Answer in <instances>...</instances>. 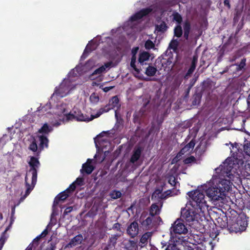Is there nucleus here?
<instances>
[{
  "label": "nucleus",
  "instance_id": "nucleus-1",
  "mask_svg": "<svg viewBox=\"0 0 250 250\" xmlns=\"http://www.w3.org/2000/svg\"><path fill=\"white\" fill-rule=\"evenodd\" d=\"M231 184L229 180L221 179L215 187L206 188L205 192L208 198V201H220L221 203H224L223 201L226 197V192L229 190Z\"/></svg>",
  "mask_w": 250,
  "mask_h": 250
},
{
  "label": "nucleus",
  "instance_id": "nucleus-2",
  "mask_svg": "<svg viewBox=\"0 0 250 250\" xmlns=\"http://www.w3.org/2000/svg\"><path fill=\"white\" fill-rule=\"evenodd\" d=\"M181 209V218L187 222L194 221L200 213L203 214L208 210V206L207 204H189Z\"/></svg>",
  "mask_w": 250,
  "mask_h": 250
},
{
  "label": "nucleus",
  "instance_id": "nucleus-3",
  "mask_svg": "<svg viewBox=\"0 0 250 250\" xmlns=\"http://www.w3.org/2000/svg\"><path fill=\"white\" fill-rule=\"evenodd\" d=\"M30 167L29 172H31L32 174V181L31 184H30L28 182L27 175L25 177V183L26 187L25 194L28 195L30 192L34 188L37 181V169L40 166V163L38 158L35 157L31 156L30 157V161L28 162Z\"/></svg>",
  "mask_w": 250,
  "mask_h": 250
},
{
  "label": "nucleus",
  "instance_id": "nucleus-4",
  "mask_svg": "<svg viewBox=\"0 0 250 250\" xmlns=\"http://www.w3.org/2000/svg\"><path fill=\"white\" fill-rule=\"evenodd\" d=\"M146 215V213H142L140 218V222L143 229L148 230L155 229L162 222V219L159 216L150 215L145 218Z\"/></svg>",
  "mask_w": 250,
  "mask_h": 250
},
{
  "label": "nucleus",
  "instance_id": "nucleus-5",
  "mask_svg": "<svg viewBox=\"0 0 250 250\" xmlns=\"http://www.w3.org/2000/svg\"><path fill=\"white\" fill-rule=\"evenodd\" d=\"M191 29L190 22L188 20H186L183 23V31L181 25L177 24L175 26L174 28V36L179 38L182 36L183 33L185 39L188 40Z\"/></svg>",
  "mask_w": 250,
  "mask_h": 250
},
{
  "label": "nucleus",
  "instance_id": "nucleus-6",
  "mask_svg": "<svg viewBox=\"0 0 250 250\" xmlns=\"http://www.w3.org/2000/svg\"><path fill=\"white\" fill-rule=\"evenodd\" d=\"M247 226L246 221L240 217L233 218L229 222V229L230 232H238L244 230Z\"/></svg>",
  "mask_w": 250,
  "mask_h": 250
},
{
  "label": "nucleus",
  "instance_id": "nucleus-7",
  "mask_svg": "<svg viewBox=\"0 0 250 250\" xmlns=\"http://www.w3.org/2000/svg\"><path fill=\"white\" fill-rule=\"evenodd\" d=\"M75 191V187L72 185H69L64 191L59 193L55 198L53 203H59L64 202L68 197L71 196Z\"/></svg>",
  "mask_w": 250,
  "mask_h": 250
},
{
  "label": "nucleus",
  "instance_id": "nucleus-8",
  "mask_svg": "<svg viewBox=\"0 0 250 250\" xmlns=\"http://www.w3.org/2000/svg\"><path fill=\"white\" fill-rule=\"evenodd\" d=\"M66 119L67 121L76 120L77 121L87 122V115H84L79 109L74 108L71 112L66 115Z\"/></svg>",
  "mask_w": 250,
  "mask_h": 250
},
{
  "label": "nucleus",
  "instance_id": "nucleus-9",
  "mask_svg": "<svg viewBox=\"0 0 250 250\" xmlns=\"http://www.w3.org/2000/svg\"><path fill=\"white\" fill-rule=\"evenodd\" d=\"M69 83L67 81L62 82L58 87H56L53 95L62 98L66 96L69 90Z\"/></svg>",
  "mask_w": 250,
  "mask_h": 250
},
{
  "label": "nucleus",
  "instance_id": "nucleus-10",
  "mask_svg": "<svg viewBox=\"0 0 250 250\" xmlns=\"http://www.w3.org/2000/svg\"><path fill=\"white\" fill-rule=\"evenodd\" d=\"M188 195L196 203H207V201L205 199L204 193L201 192L200 190L196 189L189 191L188 193Z\"/></svg>",
  "mask_w": 250,
  "mask_h": 250
},
{
  "label": "nucleus",
  "instance_id": "nucleus-11",
  "mask_svg": "<svg viewBox=\"0 0 250 250\" xmlns=\"http://www.w3.org/2000/svg\"><path fill=\"white\" fill-rule=\"evenodd\" d=\"M152 11V8L151 7L143 8L131 16L129 18V21L131 22L137 21L148 15Z\"/></svg>",
  "mask_w": 250,
  "mask_h": 250
},
{
  "label": "nucleus",
  "instance_id": "nucleus-12",
  "mask_svg": "<svg viewBox=\"0 0 250 250\" xmlns=\"http://www.w3.org/2000/svg\"><path fill=\"white\" fill-rule=\"evenodd\" d=\"M172 231L175 233L185 234L188 232V229L180 220H177L171 228V232Z\"/></svg>",
  "mask_w": 250,
  "mask_h": 250
},
{
  "label": "nucleus",
  "instance_id": "nucleus-13",
  "mask_svg": "<svg viewBox=\"0 0 250 250\" xmlns=\"http://www.w3.org/2000/svg\"><path fill=\"white\" fill-rule=\"evenodd\" d=\"M228 160H229L228 159H226V162L224 163V165L221 166L220 167L221 168V173L224 176H226L229 179H231V177L233 176L232 173V170L233 169L232 165L234 163H228Z\"/></svg>",
  "mask_w": 250,
  "mask_h": 250
},
{
  "label": "nucleus",
  "instance_id": "nucleus-14",
  "mask_svg": "<svg viewBox=\"0 0 250 250\" xmlns=\"http://www.w3.org/2000/svg\"><path fill=\"white\" fill-rule=\"evenodd\" d=\"M171 193L170 190H167L163 193L162 190L156 189L152 195V199L157 198L159 202H161L162 200L165 199L170 196Z\"/></svg>",
  "mask_w": 250,
  "mask_h": 250
},
{
  "label": "nucleus",
  "instance_id": "nucleus-15",
  "mask_svg": "<svg viewBox=\"0 0 250 250\" xmlns=\"http://www.w3.org/2000/svg\"><path fill=\"white\" fill-rule=\"evenodd\" d=\"M127 233L131 237L137 236L139 233L138 224L136 222H132L127 229Z\"/></svg>",
  "mask_w": 250,
  "mask_h": 250
},
{
  "label": "nucleus",
  "instance_id": "nucleus-16",
  "mask_svg": "<svg viewBox=\"0 0 250 250\" xmlns=\"http://www.w3.org/2000/svg\"><path fill=\"white\" fill-rule=\"evenodd\" d=\"M142 151V147L140 146H135L131 156L130 162L132 164L136 162L140 159Z\"/></svg>",
  "mask_w": 250,
  "mask_h": 250
},
{
  "label": "nucleus",
  "instance_id": "nucleus-17",
  "mask_svg": "<svg viewBox=\"0 0 250 250\" xmlns=\"http://www.w3.org/2000/svg\"><path fill=\"white\" fill-rule=\"evenodd\" d=\"M92 160L88 159L85 163L83 164L82 168L81 169L82 173H85L87 174H91L94 169V167L91 165Z\"/></svg>",
  "mask_w": 250,
  "mask_h": 250
},
{
  "label": "nucleus",
  "instance_id": "nucleus-18",
  "mask_svg": "<svg viewBox=\"0 0 250 250\" xmlns=\"http://www.w3.org/2000/svg\"><path fill=\"white\" fill-rule=\"evenodd\" d=\"M245 169L246 170V173H244V178L242 180V183H244V184H247L250 185V173L248 171L250 172V160L246 161L245 165H244Z\"/></svg>",
  "mask_w": 250,
  "mask_h": 250
},
{
  "label": "nucleus",
  "instance_id": "nucleus-19",
  "mask_svg": "<svg viewBox=\"0 0 250 250\" xmlns=\"http://www.w3.org/2000/svg\"><path fill=\"white\" fill-rule=\"evenodd\" d=\"M197 62L198 57L196 56H194L192 58L190 66L184 76L185 79H188L194 71Z\"/></svg>",
  "mask_w": 250,
  "mask_h": 250
},
{
  "label": "nucleus",
  "instance_id": "nucleus-20",
  "mask_svg": "<svg viewBox=\"0 0 250 250\" xmlns=\"http://www.w3.org/2000/svg\"><path fill=\"white\" fill-rule=\"evenodd\" d=\"M109 110H110L109 106L105 105L104 107L101 108L95 115H91L90 117H88L87 116V120H86L87 122H89L90 121H92L94 119L100 117L102 114L108 112Z\"/></svg>",
  "mask_w": 250,
  "mask_h": 250
},
{
  "label": "nucleus",
  "instance_id": "nucleus-21",
  "mask_svg": "<svg viewBox=\"0 0 250 250\" xmlns=\"http://www.w3.org/2000/svg\"><path fill=\"white\" fill-rule=\"evenodd\" d=\"M195 145V141L194 139L191 140L189 143L186 145L184 147H183L178 154L181 156L184 155L186 153L189 151L190 150H192Z\"/></svg>",
  "mask_w": 250,
  "mask_h": 250
},
{
  "label": "nucleus",
  "instance_id": "nucleus-22",
  "mask_svg": "<svg viewBox=\"0 0 250 250\" xmlns=\"http://www.w3.org/2000/svg\"><path fill=\"white\" fill-rule=\"evenodd\" d=\"M83 240L82 235L79 234L72 238L70 242L67 245L66 247L72 248L75 246L80 244Z\"/></svg>",
  "mask_w": 250,
  "mask_h": 250
},
{
  "label": "nucleus",
  "instance_id": "nucleus-23",
  "mask_svg": "<svg viewBox=\"0 0 250 250\" xmlns=\"http://www.w3.org/2000/svg\"><path fill=\"white\" fill-rule=\"evenodd\" d=\"M38 137L40 141L39 149L40 151L43 150L44 147L47 148L49 142L47 137L43 135H39Z\"/></svg>",
  "mask_w": 250,
  "mask_h": 250
},
{
  "label": "nucleus",
  "instance_id": "nucleus-24",
  "mask_svg": "<svg viewBox=\"0 0 250 250\" xmlns=\"http://www.w3.org/2000/svg\"><path fill=\"white\" fill-rule=\"evenodd\" d=\"M217 223L218 226L222 229L229 228V223L226 215L218 217L217 219Z\"/></svg>",
  "mask_w": 250,
  "mask_h": 250
},
{
  "label": "nucleus",
  "instance_id": "nucleus-25",
  "mask_svg": "<svg viewBox=\"0 0 250 250\" xmlns=\"http://www.w3.org/2000/svg\"><path fill=\"white\" fill-rule=\"evenodd\" d=\"M152 235V232H147L144 233L142 236L140 240V243L141 244V246L143 247L146 245L148 243V241L150 240Z\"/></svg>",
  "mask_w": 250,
  "mask_h": 250
},
{
  "label": "nucleus",
  "instance_id": "nucleus-26",
  "mask_svg": "<svg viewBox=\"0 0 250 250\" xmlns=\"http://www.w3.org/2000/svg\"><path fill=\"white\" fill-rule=\"evenodd\" d=\"M202 95L203 93L202 91L199 92H196L194 93L192 98V105L196 106L200 104Z\"/></svg>",
  "mask_w": 250,
  "mask_h": 250
},
{
  "label": "nucleus",
  "instance_id": "nucleus-27",
  "mask_svg": "<svg viewBox=\"0 0 250 250\" xmlns=\"http://www.w3.org/2000/svg\"><path fill=\"white\" fill-rule=\"evenodd\" d=\"M212 82L209 80L204 81L202 83V93L204 91H207L209 94L210 91L212 88Z\"/></svg>",
  "mask_w": 250,
  "mask_h": 250
},
{
  "label": "nucleus",
  "instance_id": "nucleus-28",
  "mask_svg": "<svg viewBox=\"0 0 250 250\" xmlns=\"http://www.w3.org/2000/svg\"><path fill=\"white\" fill-rule=\"evenodd\" d=\"M162 207V204H152L150 209V215L155 216V215H158L161 211V209Z\"/></svg>",
  "mask_w": 250,
  "mask_h": 250
},
{
  "label": "nucleus",
  "instance_id": "nucleus-29",
  "mask_svg": "<svg viewBox=\"0 0 250 250\" xmlns=\"http://www.w3.org/2000/svg\"><path fill=\"white\" fill-rule=\"evenodd\" d=\"M106 105H109L110 110L113 109L116 107H120V105L119 104V100L117 96H115L112 97L109 100V104Z\"/></svg>",
  "mask_w": 250,
  "mask_h": 250
},
{
  "label": "nucleus",
  "instance_id": "nucleus-30",
  "mask_svg": "<svg viewBox=\"0 0 250 250\" xmlns=\"http://www.w3.org/2000/svg\"><path fill=\"white\" fill-rule=\"evenodd\" d=\"M112 62H107L105 63L104 65H103L98 68L96 69L92 74V76L95 75H101L103 72H104L106 68H108L110 66Z\"/></svg>",
  "mask_w": 250,
  "mask_h": 250
},
{
  "label": "nucleus",
  "instance_id": "nucleus-31",
  "mask_svg": "<svg viewBox=\"0 0 250 250\" xmlns=\"http://www.w3.org/2000/svg\"><path fill=\"white\" fill-rule=\"evenodd\" d=\"M150 54L148 52L144 51L139 54L138 61L141 64H143L145 61L149 60Z\"/></svg>",
  "mask_w": 250,
  "mask_h": 250
},
{
  "label": "nucleus",
  "instance_id": "nucleus-32",
  "mask_svg": "<svg viewBox=\"0 0 250 250\" xmlns=\"http://www.w3.org/2000/svg\"><path fill=\"white\" fill-rule=\"evenodd\" d=\"M52 130V127L49 126L47 123H45L40 129H39L38 132L40 133L48 134Z\"/></svg>",
  "mask_w": 250,
  "mask_h": 250
},
{
  "label": "nucleus",
  "instance_id": "nucleus-33",
  "mask_svg": "<svg viewBox=\"0 0 250 250\" xmlns=\"http://www.w3.org/2000/svg\"><path fill=\"white\" fill-rule=\"evenodd\" d=\"M168 27L164 21H162L159 25H156L155 29L159 32L164 33L167 31Z\"/></svg>",
  "mask_w": 250,
  "mask_h": 250
},
{
  "label": "nucleus",
  "instance_id": "nucleus-34",
  "mask_svg": "<svg viewBox=\"0 0 250 250\" xmlns=\"http://www.w3.org/2000/svg\"><path fill=\"white\" fill-rule=\"evenodd\" d=\"M156 72V68L152 66H148L146 69L145 74L147 76L151 77L154 76Z\"/></svg>",
  "mask_w": 250,
  "mask_h": 250
},
{
  "label": "nucleus",
  "instance_id": "nucleus-35",
  "mask_svg": "<svg viewBox=\"0 0 250 250\" xmlns=\"http://www.w3.org/2000/svg\"><path fill=\"white\" fill-rule=\"evenodd\" d=\"M173 19L177 23V24L180 25H181L183 21L181 15L177 12L173 14Z\"/></svg>",
  "mask_w": 250,
  "mask_h": 250
},
{
  "label": "nucleus",
  "instance_id": "nucleus-36",
  "mask_svg": "<svg viewBox=\"0 0 250 250\" xmlns=\"http://www.w3.org/2000/svg\"><path fill=\"white\" fill-rule=\"evenodd\" d=\"M28 149L34 152L37 151L38 149V146L37 144V141L34 138H33L32 142L30 144L28 147Z\"/></svg>",
  "mask_w": 250,
  "mask_h": 250
},
{
  "label": "nucleus",
  "instance_id": "nucleus-37",
  "mask_svg": "<svg viewBox=\"0 0 250 250\" xmlns=\"http://www.w3.org/2000/svg\"><path fill=\"white\" fill-rule=\"evenodd\" d=\"M145 47L146 50L154 49L155 48V44L152 41L148 39L145 43Z\"/></svg>",
  "mask_w": 250,
  "mask_h": 250
},
{
  "label": "nucleus",
  "instance_id": "nucleus-38",
  "mask_svg": "<svg viewBox=\"0 0 250 250\" xmlns=\"http://www.w3.org/2000/svg\"><path fill=\"white\" fill-rule=\"evenodd\" d=\"M122 195V193L120 191L112 190L109 194V196L111 198L113 199H116L120 198Z\"/></svg>",
  "mask_w": 250,
  "mask_h": 250
},
{
  "label": "nucleus",
  "instance_id": "nucleus-39",
  "mask_svg": "<svg viewBox=\"0 0 250 250\" xmlns=\"http://www.w3.org/2000/svg\"><path fill=\"white\" fill-rule=\"evenodd\" d=\"M118 236L117 235H113L111 237L109 240V243L108 246L112 248V247H114L116 243L117 240L118 239Z\"/></svg>",
  "mask_w": 250,
  "mask_h": 250
},
{
  "label": "nucleus",
  "instance_id": "nucleus-40",
  "mask_svg": "<svg viewBox=\"0 0 250 250\" xmlns=\"http://www.w3.org/2000/svg\"><path fill=\"white\" fill-rule=\"evenodd\" d=\"M83 181H84V180H83V178L79 177V178H77L76 179V180L74 182H73L71 184H70V185H73V186L75 187V190L76 188V185H78L79 186H81L83 185Z\"/></svg>",
  "mask_w": 250,
  "mask_h": 250
},
{
  "label": "nucleus",
  "instance_id": "nucleus-41",
  "mask_svg": "<svg viewBox=\"0 0 250 250\" xmlns=\"http://www.w3.org/2000/svg\"><path fill=\"white\" fill-rule=\"evenodd\" d=\"M6 230H5L2 234L0 238V249L2 248L5 240L7 239L8 236L6 234Z\"/></svg>",
  "mask_w": 250,
  "mask_h": 250
},
{
  "label": "nucleus",
  "instance_id": "nucleus-42",
  "mask_svg": "<svg viewBox=\"0 0 250 250\" xmlns=\"http://www.w3.org/2000/svg\"><path fill=\"white\" fill-rule=\"evenodd\" d=\"M179 43L177 40H172L169 44V47L173 50L177 49Z\"/></svg>",
  "mask_w": 250,
  "mask_h": 250
},
{
  "label": "nucleus",
  "instance_id": "nucleus-43",
  "mask_svg": "<svg viewBox=\"0 0 250 250\" xmlns=\"http://www.w3.org/2000/svg\"><path fill=\"white\" fill-rule=\"evenodd\" d=\"M196 161V158L193 156H189L184 160L185 164H189L192 163H195Z\"/></svg>",
  "mask_w": 250,
  "mask_h": 250
},
{
  "label": "nucleus",
  "instance_id": "nucleus-44",
  "mask_svg": "<svg viewBox=\"0 0 250 250\" xmlns=\"http://www.w3.org/2000/svg\"><path fill=\"white\" fill-rule=\"evenodd\" d=\"M47 233H48V231H47V229H46L44 230L40 236L37 237L35 239H34V240H33V243H36V246H37L38 245V241L40 240V238L41 237L45 236Z\"/></svg>",
  "mask_w": 250,
  "mask_h": 250
},
{
  "label": "nucleus",
  "instance_id": "nucleus-45",
  "mask_svg": "<svg viewBox=\"0 0 250 250\" xmlns=\"http://www.w3.org/2000/svg\"><path fill=\"white\" fill-rule=\"evenodd\" d=\"M139 47H134L131 50V60H136V54L139 50Z\"/></svg>",
  "mask_w": 250,
  "mask_h": 250
},
{
  "label": "nucleus",
  "instance_id": "nucleus-46",
  "mask_svg": "<svg viewBox=\"0 0 250 250\" xmlns=\"http://www.w3.org/2000/svg\"><path fill=\"white\" fill-rule=\"evenodd\" d=\"M95 48L94 47L92 46L91 45H89L88 44L86 46V47H85L84 51H83V56H87V54L91 52L92 50H94Z\"/></svg>",
  "mask_w": 250,
  "mask_h": 250
},
{
  "label": "nucleus",
  "instance_id": "nucleus-47",
  "mask_svg": "<svg viewBox=\"0 0 250 250\" xmlns=\"http://www.w3.org/2000/svg\"><path fill=\"white\" fill-rule=\"evenodd\" d=\"M106 152V151H105L104 152V155H103L102 154H96L94 156V158L95 159H96V160L99 161V162H103L105 158V153Z\"/></svg>",
  "mask_w": 250,
  "mask_h": 250
},
{
  "label": "nucleus",
  "instance_id": "nucleus-48",
  "mask_svg": "<svg viewBox=\"0 0 250 250\" xmlns=\"http://www.w3.org/2000/svg\"><path fill=\"white\" fill-rule=\"evenodd\" d=\"M90 100L92 103H97L99 100V97L95 93H93L90 96Z\"/></svg>",
  "mask_w": 250,
  "mask_h": 250
},
{
  "label": "nucleus",
  "instance_id": "nucleus-49",
  "mask_svg": "<svg viewBox=\"0 0 250 250\" xmlns=\"http://www.w3.org/2000/svg\"><path fill=\"white\" fill-rule=\"evenodd\" d=\"M244 151L247 155L250 156V143L244 145Z\"/></svg>",
  "mask_w": 250,
  "mask_h": 250
},
{
  "label": "nucleus",
  "instance_id": "nucleus-50",
  "mask_svg": "<svg viewBox=\"0 0 250 250\" xmlns=\"http://www.w3.org/2000/svg\"><path fill=\"white\" fill-rule=\"evenodd\" d=\"M246 59L244 58V59H242L240 63L238 65V67L237 68V69L238 70H242L246 65Z\"/></svg>",
  "mask_w": 250,
  "mask_h": 250
},
{
  "label": "nucleus",
  "instance_id": "nucleus-51",
  "mask_svg": "<svg viewBox=\"0 0 250 250\" xmlns=\"http://www.w3.org/2000/svg\"><path fill=\"white\" fill-rule=\"evenodd\" d=\"M136 60H131L130 66L137 73L140 72V70L138 69L136 65Z\"/></svg>",
  "mask_w": 250,
  "mask_h": 250
},
{
  "label": "nucleus",
  "instance_id": "nucleus-52",
  "mask_svg": "<svg viewBox=\"0 0 250 250\" xmlns=\"http://www.w3.org/2000/svg\"><path fill=\"white\" fill-rule=\"evenodd\" d=\"M165 250H179L176 245L174 244H170L167 246Z\"/></svg>",
  "mask_w": 250,
  "mask_h": 250
},
{
  "label": "nucleus",
  "instance_id": "nucleus-53",
  "mask_svg": "<svg viewBox=\"0 0 250 250\" xmlns=\"http://www.w3.org/2000/svg\"><path fill=\"white\" fill-rule=\"evenodd\" d=\"M190 89H191L190 88L188 87L187 89L186 90V91L185 92L184 96V100H186L187 99H188V98Z\"/></svg>",
  "mask_w": 250,
  "mask_h": 250
},
{
  "label": "nucleus",
  "instance_id": "nucleus-54",
  "mask_svg": "<svg viewBox=\"0 0 250 250\" xmlns=\"http://www.w3.org/2000/svg\"><path fill=\"white\" fill-rule=\"evenodd\" d=\"M196 81H197V78H193L192 80H191L188 87L191 88L195 84Z\"/></svg>",
  "mask_w": 250,
  "mask_h": 250
},
{
  "label": "nucleus",
  "instance_id": "nucleus-55",
  "mask_svg": "<svg viewBox=\"0 0 250 250\" xmlns=\"http://www.w3.org/2000/svg\"><path fill=\"white\" fill-rule=\"evenodd\" d=\"M34 245H36V243H33V242L32 243H31L29 244V245L27 247V248L25 249V250H34L35 248H34Z\"/></svg>",
  "mask_w": 250,
  "mask_h": 250
},
{
  "label": "nucleus",
  "instance_id": "nucleus-56",
  "mask_svg": "<svg viewBox=\"0 0 250 250\" xmlns=\"http://www.w3.org/2000/svg\"><path fill=\"white\" fill-rule=\"evenodd\" d=\"M72 209H73V208L72 207H69L67 208L64 211V214H68V213L70 212L72 210Z\"/></svg>",
  "mask_w": 250,
  "mask_h": 250
},
{
  "label": "nucleus",
  "instance_id": "nucleus-57",
  "mask_svg": "<svg viewBox=\"0 0 250 250\" xmlns=\"http://www.w3.org/2000/svg\"><path fill=\"white\" fill-rule=\"evenodd\" d=\"M224 5L227 6L229 9L230 8V4L229 3V0H225L224 1Z\"/></svg>",
  "mask_w": 250,
  "mask_h": 250
},
{
  "label": "nucleus",
  "instance_id": "nucleus-58",
  "mask_svg": "<svg viewBox=\"0 0 250 250\" xmlns=\"http://www.w3.org/2000/svg\"><path fill=\"white\" fill-rule=\"evenodd\" d=\"M114 86H109V87H105L104 88H103V90L105 92H108L110 90L112 89Z\"/></svg>",
  "mask_w": 250,
  "mask_h": 250
},
{
  "label": "nucleus",
  "instance_id": "nucleus-59",
  "mask_svg": "<svg viewBox=\"0 0 250 250\" xmlns=\"http://www.w3.org/2000/svg\"><path fill=\"white\" fill-rule=\"evenodd\" d=\"M114 229H117V230H120V225L119 223H115L113 227Z\"/></svg>",
  "mask_w": 250,
  "mask_h": 250
},
{
  "label": "nucleus",
  "instance_id": "nucleus-60",
  "mask_svg": "<svg viewBox=\"0 0 250 250\" xmlns=\"http://www.w3.org/2000/svg\"><path fill=\"white\" fill-rule=\"evenodd\" d=\"M185 249H187L188 250H193V248L191 246H187V245L185 246Z\"/></svg>",
  "mask_w": 250,
  "mask_h": 250
},
{
  "label": "nucleus",
  "instance_id": "nucleus-61",
  "mask_svg": "<svg viewBox=\"0 0 250 250\" xmlns=\"http://www.w3.org/2000/svg\"><path fill=\"white\" fill-rule=\"evenodd\" d=\"M45 250H54V248L53 246H51L49 248H46Z\"/></svg>",
  "mask_w": 250,
  "mask_h": 250
},
{
  "label": "nucleus",
  "instance_id": "nucleus-62",
  "mask_svg": "<svg viewBox=\"0 0 250 250\" xmlns=\"http://www.w3.org/2000/svg\"><path fill=\"white\" fill-rule=\"evenodd\" d=\"M115 116L117 119H118V114L116 111H115Z\"/></svg>",
  "mask_w": 250,
  "mask_h": 250
},
{
  "label": "nucleus",
  "instance_id": "nucleus-63",
  "mask_svg": "<svg viewBox=\"0 0 250 250\" xmlns=\"http://www.w3.org/2000/svg\"><path fill=\"white\" fill-rule=\"evenodd\" d=\"M97 204H94V206L93 207V208H97Z\"/></svg>",
  "mask_w": 250,
  "mask_h": 250
}]
</instances>
